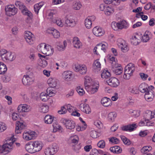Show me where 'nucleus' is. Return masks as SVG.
<instances>
[{"label": "nucleus", "mask_w": 155, "mask_h": 155, "mask_svg": "<svg viewBox=\"0 0 155 155\" xmlns=\"http://www.w3.org/2000/svg\"><path fill=\"white\" fill-rule=\"evenodd\" d=\"M43 146V144L42 142L35 141L26 144L25 149L28 152L31 153H34L40 151Z\"/></svg>", "instance_id": "nucleus-1"}, {"label": "nucleus", "mask_w": 155, "mask_h": 155, "mask_svg": "<svg viewBox=\"0 0 155 155\" xmlns=\"http://www.w3.org/2000/svg\"><path fill=\"white\" fill-rule=\"evenodd\" d=\"M0 55L3 61H12L16 58V55L11 52L7 51L5 49L0 51Z\"/></svg>", "instance_id": "nucleus-2"}, {"label": "nucleus", "mask_w": 155, "mask_h": 155, "mask_svg": "<svg viewBox=\"0 0 155 155\" xmlns=\"http://www.w3.org/2000/svg\"><path fill=\"white\" fill-rule=\"evenodd\" d=\"M15 5L17 7L21 10V12L23 15L28 16L27 18L28 19L30 20L32 18V13L28 10L22 3L19 1H17L15 2Z\"/></svg>", "instance_id": "nucleus-3"}, {"label": "nucleus", "mask_w": 155, "mask_h": 155, "mask_svg": "<svg viewBox=\"0 0 155 155\" xmlns=\"http://www.w3.org/2000/svg\"><path fill=\"white\" fill-rule=\"evenodd\" d=\"M135 69L134 65L133 63H130L128 64L125 68L124 78L126 79H129L130 76L132 75Z\"/></svg>", "instance_id": "nucleus-4"}, {"label": "nucleus", "mask_w": 155, "mask_h": 155, "mask_svg": "<svg viewBox=\"0 0 155 155\" xmlns=\"http://www.w3.org/2000/svg\"><path fill=\"white\" fill-rule=\"evenodd\" d=\"M39 50L46 56L52 54L54 52V49L48 45L41 44L40 45Z\"/></svg>", "instance_id": "nucleus-5"}, {"label": "nucleus", "mask_w": 155, "mask_h": 155, "mask_svg": "<svg viewBox=\"0 0 155 155\" xmlns=\"http://www.w3.org/2000/svg\"><path fill=\"white\" fill-rule=\"evenodd\" d=\"M12 142L9 143H7L2 146H0V153L2 155L7 154L12 149L13 147L12 145L13 144L15 140H12Z\"/></svg>", "instance_id": "nucleus-6"}, {"label": "nucleus", "mask_w": 155, "mask_h": 155, "mask_svg": "<svg viewBox=\"0 0 155 155\" xmlns=\"http://www.w3.org/2000/svg\"><path fill=\"white\" fill-rule=\"evenodd\" d=\"M6 14L9 16L15 15L17 12L18 9L13 5H8L5 8Z\"/></svg>", "instance_id": "nucleus-7"}, {"label": "nucleus", "mask_w": 155, "mask_h": 155, "mask_svg": "<svg viewBox=\"0 0 155 155\" xmlns=\"http://www.w3.org/2000/svg\"><path fill=\"white\" fill-rule=\"evenodd\" d=\"M61 121L65 125L67 129L71 130L74 129L75 127V123L73 121L65 119H62Z\"/></svg>", "instance_id": "nucleus-8"}, {"label": "nucleus", "mask_w": 155, "mask_h": 155, "mask_svg": "<svg viewBox=\"0 0 155 155\" xmlns=\"http://www.w3.org/2000/svg\"><path fill=\"white\" fill-rule=\"evenodd\" d=\"M108 44L104 42V43H100L98 44L94 48V51L96 54H97L98 51H100L101 50L103 51L104 52L106 51V48L108 46Z\"/></svg>", "instance_id": "nucleus-9"}, {"label": "nucleus", "mask_w": 155, "mask_h": 155, "mask_svg": "<svg viewBox=\"0 0 155 155\" xmlns=\"http://www.w3.org/2000/svg\"><path fill=\"white\" fill-rule=\"evenodd\" d=\"M111 26L114 30H115L114 27L115 28L116 26L118 29H122L123 28H126L127 27L128 25L127 22L125 21H123L121 22L116 23L112 22L111 24Z\"/></svg>", "instance_id": "nucleus-10"}, {"label": "nucleus", "mask_w": 155, "mask_h": 155, "mask_svg": "<svg viewBox=\"0 0 155 155\" xmlns=\"http://www.w3.org/2000/svg\"><path fill=\"white\" fill-rule=\"evenodd\" d=\"M33 36V35L31 32L28 31L25 32V38L26 42L30 45L32 44L33 43L34 38Z\"/></svg>", "instance_id": "nucleus-11"}, {"label": "nucleus", "mask_w": 155, "mask_h": 155, "mask_svg": "<svg viewBox=\"0 0 155 155\" xmlns=\"http://www.w3.org/2000/svg\"><path fill=\"white\" fill-rule=\"evenodd\" d=\"M75 71L77 72H79L81 74H84L87 71V69L86 66L84 65H81L77 64L75 65Z\"/></svg>", "instance_id": "nucleus-12"}, {"label": "nucleus", "mask_w": 155, "mask_h": 155, "mask_svg": "<svg viewBox=\"0 0 155 155\" xmlns=\"http://www.w3.org/2000/svg\"><path fill=\"white\" fill-rule=\"evenodd\" d=\"M117 44L119 48L121 49L123 52H126L128 50L127 45L124 40L121 39H118L117 40Z\"/></svg>", "instance_id": "nucleus-13"}, {"label": "nucleus", "mask_w": 155, "mask_h": 155, "mask_svg": "<svg viewBox=\"0 0 155 155\" xmlns=\"http://www.w3.org/2000/svg\"><path fill=\"white\" fill-rule=\"evenodd\" d=\"M107 82L108 84L112 87H116L120 84V82L116 78L111 77L108 80Z\"/></svg>", "instance_id": "nucleus-14"}, {"label": "nucleus", "mask_w": 155, "mask_h": 155, "mask_svg": "<svg viewBox=\"0 0 155 155\" xmlns=\"http://www.w3.org/2000/svg\"><path fill=\"white\" fill-rule=\"evenodd\" d=\"M34 80L33 77H31L28 75H26L24 76L22 79V82L25 85H29L32 84Z\"/></svg>", "instance_id": "nucleus-15"}, {"label": "nucleus", "mask_w": 155, "mask_h": 155, "mask_svg": "<svg viewBox=\"0 0 155 155\" xmlns=\"http://www.w3.org/2000/svg\"><path fill=\"white\" fill-rule=\"evenodd\" d=\"M25 127V125L21 121H17L16 124L15 132L16 134L21 133V130Z\"/></svg>", "instance_id": "nucleus-16"}, {"label": "nucleus", "mask_w": 155, "mask_h": 155, "mask_svg": "<svg viewBox=\"0 0 155 155\" xmlns=\"http://www.w3.org/2000/svg\"><path fill=\"white\" fill-rule=\"evenodd\" d=\"M93 32L96 36H100L104 34V31L101 28L96 26L93 28Z\"/></svg>", "instance_id": "nucleus-17"}, {"label": "nucleus", "mask_w": 155, "mask_h": 155, "mask_svg": "<svg viewBox=\"0 0 155 155\" xmlns=\"http://www.w3.org/2000/svg\"><path fill=\"white\" fill-rule=\"evenodd\" d=\"M137 125L136 124H130L127 126H124L121 127V130L124 131H133L136 129Z\"/></svg>", "instance_id": "nucleus-18"}, {"label": "nucleus", "mask_w": 155, "mask_h": 155, "mask_svg": "<svg viewBox=\"0 0 155 155\" xmlns=\"http://www.w3.org/2000/svg\"><path fill=\"white\" fill-rule=\"evenodd\" d=\"M154 96V92L153 91L149 90L144 95L145 99L148 101H152Z\"/></svg>", "instance_id": "nucleus-19"}, {"label": "nucleus", "mask_w": 155, "mask_h": 155, "mask_svg": "<svg viewBox=\"0 0 155 155\" xmlns=\"http://www.w3.org/2000/svg\"><path fill=\"white\" fill-rule=\"evenodd\" d=\"M112 70L117 75H120L122 72V68L120 66H119L118 64L115 65H112Z\"/></svg>", "instance_id": "nucleus-20"}, {"label": "nucleus", "mask_w": 155, "mask_h": 155, "mask_svg": "<svg viewBox=\"0 0 155 155\" xmlns=\"http://www.w3.org/2000/svg\"><path fill=\"white\" fill-rule=\"evenodd\" d=\"M93 71L95 72H98L101 70V64L98 61V59L94 61L93 65Z\"/></svg>", "instance_id": "nucleus-21"}, {"label": "nucleus", "mask_w": 155, "mask_h": 155, "mask_svg": "<svg viewBox=\"0 0 155 155\" xmlns=\"http://www.w3.org/2000/svg\"><path fill=\"white\" fill-rule=\"evenodd\" d=\"M102 105L105 107H108L112 104L111 100L107 97H105L102 98L101 101Z\"/></svg>", "instance_id": "nucleus-22"}, {"label": "nucleus", "mask_w": 155, "mask_h": 155, "mask_svg": "<svg viewBox=\"0 0 155 155\" xmlns=\"http://www.w3.org/2000/svg\"><path fill=\"white\" fill-rule=\"evenodd\" d=\"M48 33L52 34L54 38H58L60 36L59 32L54 28H51L47 30Z\"/></svg>", "instance_id": "nucleus-23"}, {"label": "nucleus", "mask_w": 155, "mask_h": 155, "mask_svg": "<svg viewBox=\"0 0 155 155\" xmlns=\"http://www.w3.org/2000/svg\"><path fill=\"white\" fill-rule=\"evenodd\" d=\"M99 88V84L97 82L93 83L90 88V92L91 94H94L97 92Z\"/></svg>", "instance_id": "nucleus-24"}, {"label": "nucleus", "mask_w": 155, "mask_h": 155, "mask_svg": "<svg viewBox=\"0 0 155 155\" xmlns=\"http://www.w3.org/2000/svg\"><path fill=\"white\" fill-rule=\"evenodd\" d=\"M62 77L65 80L70 81L72 76V72L70 71H64L62 74Z\"/></svg>", "instance_id": "nucleus-25"}, {"label": "nucleus", "mask_w": 155, "mask_h": 155, "mask_svg": "<svg viewBox=\"0 0 155 155\" xmlns=\"http://www.w3.org/2000/svg\"><path fill=\"white\" fill-rule=\"evenodd\" d=\"M65 24L68 27H73L76 24V21L73 18H69L66 20Z\"/></svg>", "instance_id": "nucleus-26"}, {"label": "nucleus", "mask_w": 155, "mask_h": 155, "mask_svg": "<svg viewBox=\"0 0 155 155\" xmlns=\"http://www.w3.org/2000/svg\"><path fill=\"white\" fill-rule=\"evenodd\" d=\"M73 45L74 47L77 48H80L82 46V43L79 39L77 37H74L72 41Z\"/></svg>", "instance_id": "nucleus-27"}, {"label": "nucleus", "mask_w": 155, "mask_h": 155, "mask_svg": "<svg viewBox=\"0 0 155 155\" xmlns=\"http://www.w3.org/2000/svg\"><path fill=\"white\" fill-rule=\"evenodd\" d=\"M153 113L150 110L147 111L144 114V117L145 120L149 121L152 118H154Z\"/></svg>", "instance_id": "nucleus-28"}, {"label": "nucleus", "mask_w": 155, "mask_h": 155, "mask_svg": "<svg viewBox=\"0 0 155 155\" xmlns=\"http://www.w3.org/2000/svg\"><path fill=\"white\" fill-rule=\"evenodd\" d=\"M47 83L50 87H55L56 86L57 80L55 78H50L47 81Z\"/></svg>", "instance_id": "nucleus-29"}, {"label": "nucleus", "mask_w": 155, "mask_h": 155, "mask_svg": "<svg viewBox=\"0 0 155 155\" xmlns=\"http://www.w3.org/2000/svg\"><path fill=\"white\" fill-rule=\"evenodd\" d=\"M139 36L137 35V36H133L130 39V41L131 44L134 45H137L140 42V40L139 38Z\"/></svg>", "instance_id": "nucleus-30"}, {"label": "nucleus", "mask_w": 155, "mask_h": 155, "mask_svg": "<svg viewBox=\"0 0 155 155\" xmlns=\"http://www.w3.org/2000/svg\"><path fill=\"white\" fill-rule=\"evenodd\" d=\"M110 150L113 153H120L122 151V149L120 147L117 146L111 147Z\"/></svg>", "instance_id": "nucleus-31"}, {"label": "nucleus", "mask_w": 155, "mask_h": 155, "mask_svg": "<svg viewBox=\"0 0 155 155\" xmlns=\"http://www.w3.org/2000/svg\"><path fill=\"white\" fill-rule=\"evenodd\" d=\"M101 76L102 78L107 79L110 77L111 74L108 70L104 69L102 71Z\"/></svg>", "instance_id": "nucleus-32"}, {"label": "nucleus", "mask_w": 155, "mask_h": 155, "mask_svg": "<svg viewBox=\"0 0 155 155\" xmlns=\"http://www.w3.org/2000/svg\"><path fill=\"white\" fill-rule=\"evenodd\" d=\"M54 117L49 115H46L44 118V121L45 123L51 124L53 121Z\"/></svg>", "instance_id": "nucleus-33"}, {"label": "nucleus", "mask_w": 155, "mask_h": 155, "mask_svg": "<svg viewBox=\"0 0 155 155\" xmlns=\"http://www.w3.org/2000/svg\"><path fill=\"white\" fill-rule=\"evenodd\" d=\"M54 88V87H49L47 89V93L50 97L54 96L56 93V91L53 89Z\"/></svg>", "instance_id": "nucleus-34"}, {"label": "nucleus", "mask_w": 155, "mask_h": 155, "mask_svg": "<svg viewBox=\"0 0 155 155\" xmlns=\"http://www.w3.org/2000/svg\"><path fill=\"white\" fill-rule=\"evenodd\" d=\"M50 97L48 94L45 92H41L40 95V98L43 101L45 102L48 100Z\"/></svg>", "instance_id": "nucleus-35"}, {"label": "nucleus", "mask_w": 155, "mask_h": 155, "mask_svg": "<svg viewBox=\"0 0 155 155\" xmlns=\"http://www.w3.org/2000/svg\"><path fill=\"white\" fill-rule=\"evenodd\" d=\"M67 43L66 41H64L63 42V45L59 43L57 45V48L60 51H63L65 49L66 46H67Z\"/></svg>", "instance_id": "nucleus-36"}, {"label": "nucleus", "mask_w": 155, "mask_h": 155, "mask_svg": "<svg viewBox=\"0 0 155 155\" xmlns=\"http://www.w3.org/2000/svg\"><path fill=\"white\" fill-rule=\"evenodd\" d=\"M7 71L6 65L2 62L0 64V74H4Z\"/></svg>", "instance_id": "nucleus-37"}, {"label": "nucleus", "mask_w": 155, "mask_h": 155, "mask_svg": "<svg viewBox=\"0 0 155 155\" xmlns=\"http://www.w3.org/2000/svg\"><path fill=\"white\" fill-rule=\"evenodd\" d=\"M49 107L46 104H43L41 107L40 110L42 113H46L48 111Z\"/></svg>", "instance_id": "nucleus-38"}, {"label": "nucleus", "mask_w": 155, "mask_h": 155, "mask_svg": "<svg viewBox=\"0 0 155 155\" xmlns=\"http://www.w3.org/2000/svg\"><path fill=\"white\" fill-rule=\"evenodd\" d=\"M129 91L132 94H137L138 93V91L136 87L134 86H130L128 87Z\"/></svg>", "instance_id": "nucleus-39"}, {"label": "nucleus", "mask_w": 155, "mask_h": 155, "mask_svg": "<svg viewBox=\"0 0 155 155\" xmlns=\"http://www.w3.org/2000/svg\"><path fill=\"white\" fill-rule=\"evenodd\" d=\"M152 149V147L150 146H145L143 147L141 150V152L143 154H147V153Z\"/></svg>", "instance_id": "nucleus-40"}, {"label": "nucleus", "mask_w": 155, "mask_h": 155, "mask_svg": "<svg viewBox=\"0 0 155 155\" xmlns=\"http://www.w3.org/2000/svg\"><path fill=\"white\" fill-rule=\"evenodd\" d=\"M51 150L52 155L55 153L58 150L59 147L56 144L53 143L52 146L50 147Z\"/></svg>", "instance_id": "nucleus-41"}, {"label": "nucleus", "mask_w": 155, "mask_h": 155, "mask_svg": "<svg viewBox=\"0 0 155 155\" xmlns=\"http://www.w3.org/2000/svg\"><path fill=\"white\" fill-rule=\"evenodd\" d=\"M114 9L111 7L107 6L105 11V14L107 15H109L114 12Z\"/></svg>", "instance_id": "nucleus-42"}, {"label": "nucleus", "mask_w": 155, "mask_h": 155, "mask_svg": "<svg viewBox=\"0 0 155 155\" xmlns=\"http://www.w3.org/2000/svg\"><path fill=\"white\" fill-rule=\"evenodd\" d=\"M120 137L122 141L125 144L129 145L131 144L130 141L123 135H120Z\"/></svg>", "instance_id": "nucleus-43"}, {"label": "nucleus", "mask_w": 155, "mask_h": 155, "mask_svg": "<svg viewBox=\"0 0 155 155\" xmlns=\"http://www.w3.org/2000/svg\"><path fill=\"white\" fill-rule=\"evenodd\" d=\"M82 6L81 4L79 2H73V8L75 10H79Z\"/></svg>", "instance_id": "nucleus-44"}, {"label": "nucleus", "mask_w": 155, "mask_h": 155, "mask_svg": "<svg viewBox=\"0 0 155 155\" xmlns=\"http://www.w3.org/2000/svg\"><path fill=\"white\" fill-rule=\"evenodd\" d=\"M117 114L115 113L111 112L108 114V118L109 120L112 121L114 120Z\"/></svg>", "instance_id": "nucleus-45"}, {"label": "nucleus", "mask_w": 155, "mask_h": 155, "mask_svg": "<svg viewBox=\"0 0 155 155\" xmlns=\"http://www.w3.org/2000/svg\"><path fill=\"white\" fill-rule=\"evenodd\" d=\"M149 33V31H146L144 35L143 36L142 40L143 42H147L149 40L148 36V33Z\"/></svg>", "instance_id": "nucleus-46"}, {"label": "nucleus", "mask_w": 155, "mask_h": 155, "mask_svg": "<svg viewBox=\"0 0 155 155\" xmlns=\"http://www.w3.org/2000/svg\"><path fill=\"white\" fill-rule=\"evenodd\" d=\"M109 141L112 143L117 144L119 143L120 140L117 138L115 137H112L109 138Z\"/></svg>", "instance_id": "nucleus-47"}, {"label": "nucleus", "mask_w": 155, "mask_h": 155, "mask_svg": "<svg viewBox=\"0 0 155 155\" xmlns=\"http://www.w3.org/2000/svg\"><path fill=\"white\" fill-rule=\"evenodd\" d=\"M43 5L41 4V3L39 4H36L34 6V9L35 12L38 14V11L42 6Z\"/></svg>", "instance_id": "nucleus-48"}, {"label": "nucleus", "mask_w": 155, "mask_h": 155, "mask_svg": "<svg viewBox=\"0 0 155 155\" xmlns=\"http://www.w3.org/2000/svg\"><path fill=\"white\" fill-rule=\"evenodd\" d=\"M67 112V110L65 106L61 107V110L58 111V113L60 114H64Z\"/></svg>", "instance_id": "nucleus-49"}, {"label": "nucleus", "mask_w": 155, "mask_h": 155, "mask_svg": "<svg viewBox=\"0 0 155 155\" xmlns=\"http://www.w3.org/2000/svg\"><path fill=\"white\" fill-rule=\"evenodd\" d=\"M52 21L54 23H56V24L59 26L62 27L63 26V24L61 20L60 19L58 20L54 19H53Z\"/></svg>", "instance_id": "nucleus-50"}, {"label": "nucleus", "mask_w": 155, "mask_h": 155, "mask_svg": "<svg viewBox=\"0 0 155 155\" xmlns=\"http://www.w3.org/2000/svg\"><path fill=\"white\" fill-rule=\"evenodd\" d=\"M92 23L91 21L87 18L85 20V25L86 27L88 28H90L91 26Z\"/></svg>", "instance_id": "nucleus-51"}, {"label": "nucleus", "mask_w": 155, "mask_h": 155, "mask_svg": "<svg viewBox=\"0 0 155 155\" xmlns=\"http://www.w3.org/2000/svg\"><path fill=\"white\" fill-rule=\"evenodd\" d=\"M76 90L80 95H82L84 93L83 89L80 86L77 87L76 88Z\"/></svg>", "instance_id": "nucleus-52"}, {"label": "nucleus", "mask_w": 155, "mask_h": 155, "mask_svg": "<svg viewBox=\"0 0 155 155\" xmlns=\"http://www.w3.org/2000/svg\"><path fill=\"white\" fill-rule=\"evenodd\" d=\"M84 108V111H83L86 114H89L91 112V109L88 105L85 104Z\"/></svg>", "instance_id": "nucleus-53"}, {"label": "nucleus", "mask_w": 155, "mask_h": 155, "mask_svg": "<svg viewBox=\"0 0 155 155\" xmlns=\"http://www.w3.org/2000/svg\"><path fill=\"white\" fill-rule=\"evenodd\" d=\"M97 145L98 147L101 148H103L105 147V143L104 140H100L97 143Z\"/></svg>", "instance_id": "nucleus-54"}, {"label": "nucleus", "mask_w": 155, "mask_h": 155, "mask_svg": "<svg viewBox=\"0 0 155 155\" xmlns=\"http://www.w3.org/2000/svg\"><path fill=\"white\" fill-rule=\"evenodd\" d=\"M72 146L73 149L76 152H78V151L81 149V147L80 144L72 145Z\"/></svg>", "instance_id": "nucleus-55"}, {"label": "nucleus", "mask_w": 155, "mask_h": 155, "mask_svg": "<svg viewBox=\"0 0 155 155\" xmlns=\"http://www.w3.org/2000/svg\"><path fill=\"white\" fill-rule=\"evenodd\" d=\"M57 13V11L56 10H51L48 14V16L50 18H52L56 15Z\"/></svg>", "instance_id": "nucleus-56"}, {"label": "nucleus", "mask_w": 155, "mask_h": 155, "mask_svg": "<svg viewBox=\"0 0 155 155\" xmlns=\"http://www.w3.org/2000/svg\"><path fill=\"white\" fill-rule=\"evenodd\" d=\"M21 105L22 109V112H26L28 111L29 106L26 104H24Z\"/></svg>", "instance_id": "nucleus-57"}, {"label": "nucleus", "mask_w": 155, "mask_h": 155, "mask_svg": "<svg viewBox=\"0 0 155 155\" xmlns=\"http://www.w3.org/2000/svg\"><path fill=\"white\" fill-rule=\"evenodd\" d=\"M47 64V61L45 60H41L39 64L43 68L45 67Z\"/></svg>", "instance_id": "nucleus-58"}, {"label": "nucleus", "mask_w": 155, "mask_h": 155, "mask_svg": "<svg viewBox=\"0 0 155 155\" xmlns=\"http://www.w3.org/2000/svg\"><path fill=\"white\" fill-rule=\"evenodd\" d=\"M1 126L0 127V133L3 132L7 129V127L5 124L3 122H1Z\"/></svg>", "instance_id": "nucleus-59"}, {"label": "nucleus", "mask_w": 155, "mask_h": 155, "mask_svg": "<svg viewBox=\"0 0 155 155\" xmlns=\"http://www.w3.org/2000/svg\"><path fill=\"white\" fill-rule=\"evenodd\" d=\"M139 90L142 93H147L149 90L146 87L143 88L142 85H140L139 87Z\"/></svg>", "instance_id": "nucleus-60"}, {"label": "nucleus", "mask_w": 155, "mask_h": 155, "mask_svg": "<svg viewBox=\"0 0 155 155\" xmlns=\"http://www.w3.org/2000/svg\"><path fill=\"white\" fill-rule=\"evenodd\" d=\"M66 107L67 111H68L70 113L73 112L74 107L71 106L70 104H68V105L65 106Z\"/></svg>", "instance_id": "nucleus-61"}, {"label": "nucleus", "mask_w": 155, "mask_h": 155, "mask_svg": "<svg viewBox=\"0 0 155 155\" xmlns=\"http://www.w3.org/2000/svg\"><path fill=\"white\" fill-rule=\"evenodd\" d=\"M28 137L30 138V140L35 138V133L34 131L28 132Z\"/></svg>", "instance_id": "nucleus-62"}, {"label": "nucleus", "mask_w": 155, "mask_h": 155, "mask_svg": "<svg viewBox=\"0 0 155 155\" xmlns=\"http://www.w3.org/2000/svg\"><path fill=\"white\" fill-rule=\"evenodd\" d=\"M91 136L93 138H95L97 137V132L95 130H92L90 132Z\"/></svg>", "instance_id": "nucleus-63"}, {"label": "nucleus", "mask_w": 155, "mask_h": 155, "mask_svg": "<svg viewBox=\"0 0 155 155\" xmlns=\"http://www.w3.org/2000/svg\"><path fill=\"white\" fill-rule=\"evenodd\" d=\"M51 151V150L50 147L47 148L45 150V153L46 155H52Z\"/></svg>", "instance_id": "nucleus-64"}]
</instances>
